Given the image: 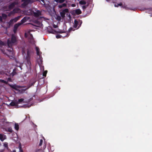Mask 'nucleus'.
Returning a JSON list of instances; mask_svg holds the SVG:
<instances>
[{"instance_id": "f257e3e1", "label": "nucleus", "mask_w": 152, "mask_h": 152, "mask_svg": "<svg viewBox=\"0 0 152 152\" xmlns=\"http://www.w3.org/2000/svg\"><path fill=\"white\" fill-rule=\"evenodd\" d=\"M23 53H24L26 54V56L24 57L25 61L26 62L28 65L30 66L31 65V57L33 53V49L31 47H28L26 49V53L25 51L23 50Z\"/></svg>"}, {"instance_id": "f03ea898", "label": "nucleus", "mask_w": 152, "mask_h": 152, "mask_svg": "<svg viewBox=\"0 0 152 152\" xmlns=\"http://www.w3.org/2000/svg\"><path fill=\"white\" fill-rule=\"evenodd\" d=\"M17 41V39L15 36L13 34L12 35L11 39H8L7 41V44L8 46L10 48L12 45Z\"/></svg>"}, {"instance_id": "7ed1b4c3", "label": "nucleus", "mask_w": 152, "mask_h": 152, "mask_svg": "<svg viewBox=\"0 0 152 152\" xmlns=\"http://www.w3.org/2000/svg\"><path fill=\"white\" fill-rule=\"evenodd\" d=\"M82 23V20L79 19L78 20H75L74 21V23L73 25V27L76 28L78 25L79 26L77 28H79L81 26Z\"/></svg>"}, {"instance_id": "20e7f679", "label": "nucleus", "mask_w": 152, "mask_h": 152, "mask_svg": "<svg viewBox=\"0 0 152 152\" xmlns=\"http://www.w3.org/2000/svg\"><path fill=\"white\" fill-rule=\"evenodd\" d=\"M9 86L10 87L12 88L19 91H21L19 89V88L21 87V86H17L16 85H11L10 84H9Z\"/></svg>"}, {"instance_id": "39448f33", "label": "nucleus", "mask_w": 152, "mask_h": 152, "mask_svg": "<svg viewBox=\"0 0 152 152\" xmlns=\"http://www.w3.org/2000/svg\"><path fill=\"white\" fill-rule=\"evenodd\" d=\"M19 10L18 8H15L12 11H11L8 14V16H10L11 15H13L16 13H17L18 11Z\"/></svg>"}, {"instance_id": "423d86ee", "label": "nucleus", "mask_w": 152, "mask_h": 152, "mask_svg": "<svg viewBox=\"0 0 152 152\" xmlns=\"http://www.w3.org/2000/svg\"><path fill=\"white\" fill-rule=\"evenodd\" d=\"M16 3L14 2L10 4L8 6V10H10L12 9L16 4Z\"/></svg>"}, {"instance_id": "0eeeda50", "label": "nucleus", "mask_w": 152, "mask_h": 152, "mask_svg": "<svg viewBox=\"0 0 152 152\" xmlns=\"http://www.w3.org/2000/svg\"><path fill=\"white\" fill-rule=\"evenodd\" d=\"M29 19V18L27 17H25L23 19L21 20V22L19 23L21 25H22L23 23L26 22Z\"/></svg>"}, {"instance_id": "6e6552de", "label": "nucleus", "mask_w": 152, "mask_h": 152, "mask_svg": "<svg viewBox=\"0 0 152 152\" xmlns=\"http://www.w3.org/2000/svg\"><path fill=\"white\" fill-rule=\"evenodd\" d=\"M34 15L35 17H38L41 15V12L39 10H37L36 12H33Z\"/></svg>"}, {"instance_id": "1a4fd4ad", "label": "nucleus", "mask_w": 152, "mask_h": 152, "mask_svg": "<svg viewBox=\"0 0 152 152\" xmlns=\"http://www.w3.org/2000/svg\"><path fill=\"white\" fill-rule=\"evenodd\" d=\"M36 50L37 51V55L40 57L41 56L42 52H40L39 49L38 47H36Z\"/></svg>"}, {"instance_id": "9d476101", "label": "nucleus", "mask_w": 152, "mask_h": 152, "mask_svg": "<svg viewBox=\"0 0 152 152\" xmlns=\"http://www.w3.org/2000/svg\"><path fill=\"white\" fill-rule=\"evenodd\" d=\"M6 139V136L5 135L0 134V140L1 141H3Z\"/></svg>"}, {"instance_id": "9b49d317", "label": "nucleus", "mask_w": 152, "mask_h": 152, "mask_svg": "<svg viewBox=\"0 0 152 152\" xmlns=\"http://www.w3.org/2000/svg\"><path fill=\"white\" fill-rule=\"evenodd\" d=\"M73 12H75L77 15H80L82 13L80 9H77L74 10Z\"/></svg>"}, {"instance_id": "f8f14e48", "label": "nucleus", "mask_w": 152, "mask_h": 152, "mask_svg": "<svg viewBox=\"0 0 152 152\" xmlns=\"http://www.w3.org/2000/svg\"><path fill=\"white\" fill-rule=\"evenodd\" d=\"M29 0H27L26 1H24L22 4L21 5L22 6L25 7L28 4H29Z\"/></svg>"}, {"instance_id": "ddd939ff", "label": "nucleus", "mask_w": 152, "mask_h": 152, "mask_svg": "<svg viewBox=\"0 0 152 152\" xmlns=\"http://www.w3.org/2000/svg\"><path fill=\"white\" fill-rule=\"evenodd\" d=\"M36 82V80L35 79H33L32 82L28 85V88H29L31 86H34Z\"/></svg>"}, {"instance_id": "4468645a", "label": "nucleus", "mask_w": 152, "mask_h": 152, "mask_svg": "<svg viewBox=\"0 0 152 152\" xmlns=\"http://www.w3.org/2000/svg\"><path fill=\"white\" fill-rule=\"evenodd\" d=\"M20 17V16H19L17 17H15L14 18L12 19L14 22L15 23L18 20Z\"/></svg>"}, {"instance_id": "2eb2a0df", "label": "nucleus", "mask_w": 152, "mask_h": 152, "mask_svg": "<svg viewBox=\"0 0 152 152\" xmlns=\"http://www.w3.org/2000/svg\"><path fill=\"white\" fill-rule=\"evenodd\" d=\"M15 129L16 130H18L19 129V125L18 123H15Z\"/></svg>"}, {"instance_id": "dca6fc26", "label": "nucleus", "mask_w": 152, "mask_h": 152, "mask_svg": "<svg viewBox=\"0 0 152 152\" xmlns=\"http://www.w3.org/2000/svg\"><path fill=\"white\" fill-rule=\"evenodd\" d=\"M17 104V103L14 102L12 101L10 103V105L12 106H16Z\"/></svg>"}, {"instance_id": "f3484780", "label": "nucleus", "mask_w": 152, "mask_h": 152, "mask_svg": "<svg viewBox=\"0 0 152 152\" xmlns=\"http://www.w3.org/2000/svg\"><path fill=\"white\" fill-rule=\"evenodd\" d=\"M21 25V24L19 23H18L15 25L14 28L17 29L18 27Z\"/></svg>"}, {"instance_id": "a211bd4d", "label": "nucleus", "mask_w": 152, "mask_h": 152, "mask_svg": "<svg viewBox=\"0 0 152 152\" xmlns=\"http://www.w3.org/2000/svg\"><path fill=\"white\" fill-rule=\"evenodd\" d=\"M66 6V4L65 3H63L62 4L58 5L59 8H62L63 7H65Z\"/></svg>"}, {"instance_id": "6ab92c4d", "label": "nucleus", "mask_w": 152, "mask_h": 152, "mask_svg": "<svg viewBox=\"0 0 152 152\" xmlns=\"http://www.w3.org/2000/svg\"><path fill=\"white\" fill-rule=\"evenodd\" d=\"M79 4L81 5H85L86 4V2L84 0H81L79 2Z\"/></svg>"}, {"instance_id": "aec40b11", "label": "nucleus", "mask_w": 152, "mask_h": 152, "mask_svg": "<svg viewBox=\"0 0 152 152\" xmlns=\"http://www.w3.org/2000/svg\"><path fill=\"white\" fill-rule=\"evenodd\" d=\"M54 1L56 2L59 3H62L65 1V0H54Z\"/></svg>"}, {"instance_id": "412c9836", "label": "nucleus", "mask_w": 152, "mask_h": 152, "mask_svg": "<svg viewBox=\"0 0 152 152\" xmlns=\"http://www.w3.org/2000/svg\"><path fill=\"white\" fill-rule=\"evenodd\" d=\"M0 82L2 83H4L6 84H8L7 81H6L0 79Z\"/></svg>"}, {"instance_id": "4be33fe9", "label": "nucleus", "mask_w": 152, "mask_h": 152, "mask_svg": "<svg viewBox=\"0 0 152 152\" xmlns=\"http://www.w3.org/2000/svg\"><path fill=\"white\" fill-rule=\"evenodd\" d=\"M7 131L10 132V133H12L13 132L12 129L11 127L7 128Z\"/></svg>"}, {"instance_id": "5701e85b", "label": "nucleus", "mask_w": 152, "mask_h": 152, "mask_svg": "<svg viewBox=\"0 0 152 152\" xmlns=\"http://www.w3.org/2000/svg\"><path fill=\"white\" fill-rule=\"evenodd\" d=\"M62 12L65 14V13L69 12V10L68 9L66 8L63 10Z\"/></svg>"}, {"instance_id": "b1692460", "label": "nucleus", "mask_w": 152, "mask_h": 152, "mask_svg": "<svg viewBox=\"0 0 152 152\" xmlns=\"http://www.w3.org/2000/svg\"><path fill=\"white\" fill-rule=\"evenodd\" d=\"M2 18L3 17L4 19H6L7 17V15L3 13L2 14Z\"/></svg>"}, {"instance_id": "393cba45", "label": "nucleus", "mask_w": 152, "mask_h": 152, "mask_svg": "<svg viewBox=\"0 0 152 152\" xmlns=\"http://www.w3.org/2000/svg\"><path fill=\"white\" fill-rule=\"evenodd\" d=\"M122 3L121 2L119 4H115L114 6L115 7H118L119 6H122Z\"/></svg>"}, {"instance_id": "a878e982", "label": "nucleus", "mask_w": 152, "mask_h": 152, "mask_svg": "<svg viewBox=\"0 0 152 152\" xmlns=\"http://www.w3.org/2000/svg\"><path fill=\"white\" fill-rule=\"evenodd\" d=\"M48 71L47 70L44 71L43 73V76L44 77H45L46 76V75Z\"/></svg>"}, {"instance_id": "bb28decb", "label": "nucleus", "mask_w": 152, "mask_h": 152, "mask_svg": "<svg viewBox=\"0 0 152 152\" xmlns=\"http://www.w3.org/2000/svg\"><path fill=\"white\" fill-rule=\"evenodd\" d=\"M60 15L62 18H64L65 17V14L62 12H60Z\"/></svg>"}, {"instance_id": "cd10ccee", "label": "nucleus", "mask_w": 152, "mask_h": 152, "mask_svg": "<svg viewBox=\"0 0 152 152\" xmlns=\"http://www.w3.org/2000/svg\"><path fill=\"white\" fill-rule=\"evenodd\" d=\"M4 146L7 148H8V143L7 142H5L4 143Z\"/></svg>"}, {"instance_id": "c85d7f7f", "label": "nucleus", "mask_w": 152, "mask_h": 152, "mask_svg": "<svg viewBox=\"0 0 152 152\" xmlns=\"http://www.w3.org/2000/svg\"><path fill=\"white\" fill-rule=\"evenodd\" d=\"M12 48H10V49H7V51L9 52L10 53L9 54H10V53H12Z\"/></svg>"}, {"instance_id": "c756f323", "label": "nucleus", "mask_w": 152, "mask_h": 152, "mask_svg": "<svg viewBox=\"0 0 152 152\" xmlns=\"http://www.w3.org/2000/svg\"><path fill=\"white\" fill-rule=\"evenodd\" d=\"M43 143V140L42 139L40 140L39 143V146H41L42 145Z\"/></svg>"}, {"instance_id": "7c9ffc66", "label": "nucleus", "mask_w": 152, "mask_h": 152, "mask_svg": "<svg viewBox=\"0 0 152 152\" xmlns=\"http://www.w3.org/2000/svg\"><path fill=\"white\" fill-rule=\"evenodd\" d=\"M75 30V29H74L72 27H70L68 31L69 32H70L71 31H74Z\"/></svg>"}, {"instance_id": "2f4dec72", "label": "nucleus", "mask_w": 152, "mask_h": 152, "mask_svg": "<svg viewBox=\"0 0 152 152\" xmlns=\"http://www.w3.org/2000/svg\"><path fill=\"white\" fill-rule=\"evenodd\" d=\"M13 22H14V21H13V19H11L9 23L10 24H12L13 23Z\"/></svg>"}, {"instance_id": "473e14b6", "label": "nucleus", "mask_w": 152, "mask_h": 152, "mask_svg": "<svg viewBox=\"0 0 152 152\" xmlns=\"http://www.w3.org/2000/svg\"><path fill=\"white\" fill-rule=\"evenodd\" d=\"M61 37L62 36L60 34L57 35L56 36V37L57 39L61 38Z\"/></svg>"}, {"instance_id": "72a5a7b5", "label": "nucleus", "mask_w": 152, "mask_h": 152, "mask_svg": "<svg viewBox=\"0 0 152 152\" xmlns=\"http://www.w3.org/2000/svg\"><path fill=\"white\" fill-rule=\"evenodd\" d=\"M7 81L8 82H12V80L11 78L10 77H9L7 79Z\"/></svg>"}, {"instance_id": "f704fd0d", "label": "nucleus", "mask_w": 152, "mask_h": 152, "mask_svg": "<svg viewBox=\"0 0 152 152\" xmlns=\"http://www.w3.org/2000/svg\"><path fill=\"white\" fill-rule=\"evenodd\" d=\"M2 52L4 53V54L7 55V56H8V53L7 52H5V50H2Z\"/></svg>"}, {"instance_id": "c9c22d12", "label": "nucleus", "mask_w": 152, "mask_h": 152, "mask_svg": "<svg viewBox=\"0 0 152 152\" xmlns=\"http://www.w3.org/2000/svg\"><path fill=\"white\" fill-rule=\"evenodd\" d=\"M23 99H18V101L19 103H20L21 102H23Z\"/></svg>"}, {"instance_id": "e433bc0d", "label": "nucleus", "mask_w": 152, "mask_h": 152, "mask_svg": "<svg viewBox=\"0 0 152 152\" xmlns=\"http://www.w3.org/2000/svg\"><path fill=\"white\" fill-rule=\"evenodd\" d=\"M0 45H4V43L1 40H0Z\"/></svg>"}, {"instance_id": "4c0bfd02", "label": "nucleus", "mask_w": 152, "mask_h": 152, "mask_svg": "<svg viewBox=\"0 0 152 152\" xmlns=\"http://www.w3.org/2000/svg\"><path fill=\"white\" fill-rule=\"evenodd\" d=\"M17 29L14 28H13V32L14 33H16V31H17Z\"/></svg>"}, {"instance_id": "58836bf2", "label": "nucleus", "mask_w": 152, "mask_h": 152, "mask_svg": "<svg viewBox=\"0 0 152 152\" xmlns=\"http://www.w3.org/2000/svg\"><path fill=\"white\" fill-rule=\"evenodd\" d=\"M29 3H33L34 2V0H29Z\"/></svg>"}, {"instance_id": "ea45409f", "label": "nucleus", "mask_w": 152, "mask_h": 152, "mask_svg": "<svg viewBox=\"0 0 152 152\" xmlns=\"http://www.w3.org/2000/svg\"><path fill=\"white\" fill-rule=\"evenodd\" d=\"M87 6H88V5H87V6H86V5L83 6V7H82L83 9H86L87 8Z\"/></svg>"}, {"instance_id": "a19ab883", "label": "nucleus", "mask_w": 152, "mask_h": 152, "mask_svg": "<svg viewBox=\"0 0 152 152\" xmlns=\"http://www.w3.org/2000/svg\"><path fill=\"white\" fill-rule=\"evenodd\" d=\"M3 21L2 18L1 16H0V21L2 22Z\"/></svg>"}, {"instance_id": "79ce46f5", "label": "nucleus", "mask_w": 152, "mask_h": 152, "mask_svg": "<svg viewBox=\"0 0 152 152\" xmlns=\"http://www.w3.org/2000/svg\"><path fill=\"white\" fill-rule=\"evenodd\" d=\"M64 31H58V33H64Z\"/></svg>"}, {"instance_id": "37998d69", "label": "nucleus", "mask_w": 152, "mask_h": 152, "mask_svg": "<svg viewBox=\"0 0 152 152\" xmlns=\"http://www.w3.org/2000/svg\"><path fill=\"white\" fill-rule=\"evenodd\" d=\"M20 152H23V150L21 149V148H20Z\"/></svg>"}, {"instance_id": "c03bdc74", "label": "nucleus", "mask_w": 152, "mask_h": 152, "mask_svg": "<svg viewBox=\"0 0 152 152\" xmlns=\"http://www.w3.org/2000/svg\"><path fill=\"white\" fill-rule=\"evenodd\" d=\"M9 152H16V151L15 150H13L12 151H10Z\"/></svg>"}, {"instance_id": "a18cd8bd", "label": "nucleus", "mask_w": 152, "mask_h": 152, "mask_svg": "<svg viewBox=\"0 0 152 152\" xmlns=\"http://www.w3.org/2000/svg\"><path fill=\"white\" fill-rule=\"evenodd\" d=\"M53 27H54V28H57V26L56 25H53Z\"/></svg>"}, {"instance_id": "49530a36", "label": "nucleus", "mask_w": 152, "mask_h": 152, "mask_svg": "<svg viewBox=\"0 0 152 152\" xmlns=\"http://www.w3.org/2000/svg\"><path fill=\"white\" fill-rule=\"evenodd\" d=\"M30 36H31V38H32V39H33V37L32 35V34H30Z\"/></svg>"}, {"instance_id": "de8ad7c7", "label": "nucleus", "mask_w": 152, "mask_h": 152, "mask_svg": "<svg viewBox=\"0 0 152 152\" xmlns=\"http://www.w3.org/2000/svg\"><path fill=\"white\" fill-rule=\"evenodd\" d=\"M75 5V4H72V6L74 7V6Z\"/></svg>"}, {"instance_id": "09e8293b", "label": "nucleus", "mask_w": 152, "mask_h": 152, "mask_svg": "<svg viewBox=\"0 0 152 152\" xmlns=\"http://www.w3.org/2000/svg\"><path fill=\"white\" fill-rule=\"evenodd\" d=\"M41 1H42V2H43V0H41Z\"/></svg>"}, {"instance_id": "8fccbe9b", "label": "nucleus", "mask_w": 152, "mask_h": 152, "mask_svg": "<svg viewBox=\"0 0 152 152\" xmlns=\"http://www.w3.org/2000/svg\"><path fill=\"white\" fill-rule=\"evenodd\" d=\"M25 91V90H23L24 91Z\"/></svg>"}]
</instances>
